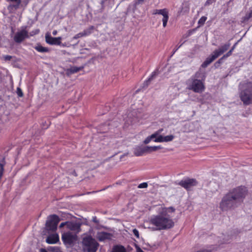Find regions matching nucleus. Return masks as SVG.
Listing matches in <instances>:
<instances>
[{
	"label": "nucleus",
	"instance_id": "nucleus-1",
	"mask_svg": "<svg viewBox=\"0 0 252 252\" xmlns=\"http://www.w3.org/2000/svg\"><path fill=\"white\" fill-rule=\"evenodd\" d=\"M247 192V189L244 186L234 189L222 198L220 208L222 210L226 211L237 207L243 201Z\"/></svg>",
	"mask_w": 252,
	"mask_h": 252
},
{
	"label": "nucleus",
	"instance_id": "nucleus-2",
	"mask_svg": "<svg viewBox=\"0 0 252 252\" xmlns=\"http://www.w3.org/2000/svg\"><path fill=\"white\" fill-rule=\"evenodd\" d=\"M175 209L173 207L165 208L161 213L153 216L149 220V223L155 226V230H166L172 228L174 226V222L171 217L167 214V212H174Z\"/></svg>",
	"mask_w": 252,
	"mask_h": 252
},
{
	"label": "nucleus",
	"instance_id": "nucleus-3",
	"mask_svg": "<svg viewBox=\"0 0 252 252\" xmlns=\"http://www.w3.org/2000/svg\"><path fill=\"white\" fill-rule=\"evenodd\" d=\"M205 62L201 64V68L195 74L194 79H191L188 81V89L195 93H201L204 89V85L202 81L205 78Z\"/></svg>",
	"mask_w": 252,
	"mask_h": 252
},
{
	"label": "nucleus",
	"instance_id": "nucleus-4",
	"mask_svg": "<svg viewBox=\"0 0 252 252\" xmlns=\"http://www.w3.org/2000/svg\"><path fill=\"white\" fill-rule=\"evenodd\" d=\"M239 94L244 105L252 104V82L247 81L240 83L239 85Z\"/></svg>",
	"mask_w": 252,
	"mask_h": 252
},
{
	"label": "nucleus",
	"instance_id": "nucleus-5",
	"mask_svg": "<svg viewBox=\"0 0 252 252\" xmlns=\"http://www.w3.org/2000/svg\"><path fill=\"white\" fill-rule=\"evenodd\" d=\"M83 244L84 249L87 252H95L98 246V244L94 238L90 236L83 238Z\"/></svg>",
	"mask_w": 252,
	"mask_h": 252
},
{
	"label": "nucleus",
	"instance_id": "nucleus-6",
	"mask_svg": "<svg viewBox=\"0 0 252 252\" xmlns=\"http://www.w3.org/2000/svg\"><path fill=\"white\" fill-rule=\"evenodd\" d=\"M60 221L59 217L56 215H52L49 216L46 223V226L50 231H55L57 229V226Z\"/></svg>",
	"mask_w": 252,
	"mask_h": 252
},
{
	"label": "nucleus",
	"instance_id": "nucleus-7",
	"mask_svg": "<svg viewBox=\"0 0 252 252\" xmlns=\"http://www.w3.org/2000/svg\"><path fill=\"white\" fill-rule=\"evenodd\" d=\"M177 184L184 188L187 191H189L197 185V182L195 179L186 178L181 180Z\"/></svg>",
	"mask_w": 252,
	"mask_h": 252
},
{
	"label": "nucleus",
	"instance_id": "nucleus-8",
	"mask_svg": "<svg viewBox=\"0 0 252 252\" xmlns=\"http://www.w3.org/2000/svg\"><path fill=\"white\" fill-rule=\"evenodd\" d=\"M26 28L27 27H25L15 34L13 39L16 43H20L25 39L29 38V34L28 31L26 30Z\"/></svg>",
	"mask_w": 252,
	"mask_h": 252
},
{
	"label": "nucleus",
	"instance_id": "nucleus-9",
	"mask_svg": "<svg viewBox=\"0 0 252 252\" xmlns=\"http://www.w3.org/2000/svg\"><path fill=\"white\" fill-rule=\"evenodd\" d=\"M62 239L65 245L70 246L76 241L77 236L70 232H66L62 235Z\"/></svg>",
	"mask_w": 252,
	"mask_h": 252
},
{
	"label": "nucleus",
	"instance_id": "nucleus-10",
	"mask_svg": "<svg viewBox=\"0 0 252 252\" xmlns=\"http://www.w3.org/2000/svg\"><path fill=\"white\" fill-rule=\"evenodd\" d=\"M153 14H159L163 16V18L162 19L163 27L164 28L166 27L167 26V23L169 19V15H168V11L167 9L164 8L162 9H155L153 10Z\"/></svg>",
	"mask_w": 252,
	"mask_h": 252
},
{
	"label": "nucleus",
	"instance_id": "nucleus-11",
	"mask_svg": "<svg viewBox=\"0 0 252 252\" xmlns=\"http://www.w3.org/2000/svg\"><path fill=\"white\" fill-rule=\"evenodd\" d=\"M62 37H53L50 35H45V41L47 43L50 45H60L61 44Z\"/></svg>",
	"mask_w": 252,
	"mask_h": 252
},
{
	"label": "nucleus",
	"instance_id": "nucleus-12",
	"mask_svg": "<svg viewBox=\"0 0 252 252\" xmlns=\"http://www.w3.org/2000/svg\"><path fill=\"white\" fill-rule=\"evenodd\" d=\"M174 136L173 135H167L165 136H162V135H158L155 140L154 141L156 142H169L173 140Z\"/></svg>",
	"mask_w": 252,
	"mask_h": 252
},
{
	"label": "nucleus",
	"instance_id": "nucleus-13",
	"mask_svg": "<svg viewBox=\"0 0 252 252\" xmlns=\"http://www.w3.org/2000/svg\"><path fill=\"white\" fill-rule=\"evenodd\" d=\"M46 241L48 244H56L59 241V236L56 233L51 234L47 238Z\"/></svg>",
	"mask_w": 252,
	"mask_h": 252
},
{
	"label": "nucleus",
	"instance_id": "nucleus-14",
	"mask_svg": "<svg viewBox=\"0 0 252 252\" xmlns=\"http://www.w3.org/2000/svg\"><path fill=\"white\" fill-rule=\"evenodd\" d=\"M111 234L106 232H100L97 234V238L99 241L111 239Z\"/></svg>",
	"mask_w": 252,
	"mask_h": 252
},
{
	"label": "nucleus",
	"instance_id": "nucleus-15",
	"mask_svg": "<svg viewBox=\"0 0 252 252\" xmlns=\"http://www.w3.org/2000/svg\"><path fill=\"white\" fill-rule=\"evenodd\" d=\"M230 46V43L228 42L222 45H221L218 49L215 50V51L220 56L224 52L226 51Z\"/></svg>",
	"mask_w": 252,
	"mask_h": 252
},
{
	"label": "nucleus",
	"instance_id": "nucleus-16",
	"mask_svg": "<svg viewBox=\"0 0 252 252\" xmlns=\"http://www.w3.org/2000/svg\"><path fill=\"white\" fill-rule=\"evenodd\" d=\"M158 74V70L157 69L154 71L151 74V75L144 81V86L148 87L150 84L151 82L155 78Z\"/></svg>",
	"mask_w": 252,
	"mask_h": 252
},
{
	"label": "nucleus",
	"instance_id": "nucleus-17",
	"mask_svg": "<svg viewBox=\"0 0 252 252\" xmlns=\"http://www.w3.org/2000/svg\"><path fill=\"white\" fill-rule=\"evenodd\" d=\"M148 153L146 146L144 147H137L135 149L134 154L136 156H142L145 153Z\"/></svg>",
	"mask_w": 252,
	"mask_h": 252
},
{
	"label": "nucleus",
	"instance_id": "nucleus-18",
	"mask_svg": "<svg viewBox=\"0 0 252 252\" xmlns=\"http://www.w3.org/2000/svg\"><path fill=\"white\" fill-rule=\"evenodd\" d=\"M84 66H81L79 67L77 66H72L70 68L67 69L66 72L68 74H72L75 73H77L79 71H81L84 69Z\"/></svg>",
	"mask_w": 252,
	"mask_h": 252
},
{
	"label": "nucleus",
	"instance_id": "nucleus-19",
	"mask_svg": "<svg viewBox=\"0 0 252 252\" xmlns=\"http://www.w3.org/2000/svg\"><path fill=\"white\" fill-rule=\"evenodd\" d=\"M219 56L214 51L213 53L207 59H206V67L210 63L217 58Z\"/></svg>",
	"mask_w": 252,
	"mask_h": 252
},
{
	"label": "nucleus",
	"instance_id": "nucleus-20",
	"mask_svg": "<svg viewBox=\"0 0 252 252\" xmlns=\"http://www.w3.org/2000/svg\"><path fill=\"white\" fill-rule=\"evenodd\" d=\"M163 130L162 129H159L157 132L152 134L150 136L147 137L145 140L144 141V143L145 144H148L153 138H157V136L158 134V133H160Z\"/></svg>",
	"mask_w": 252,
	"mask_h": 252
},
{
	"label": "nucleus",
	"instance_id": "nucleus-21",
	"mask_svg": "<svg viewBox=\"0 0 252 252\" xmlns=\"http://www.w3.org/2000/svg\"><path fill=\"white\" fill-rule=\"evenodd\" d=\"M7 1H15L16 2V4H10L8 7V9H12L13 8L15 9L18 8L21 3V0H7Z\"/></svg>",
	"mask_w": 252,
	"mask_h": 252
},
{
	"label": "nucleus",
	"instance_id": "nucleus-22",
	"mask_svg": "<svg viewBox=\"0 0 252 252\" xmlns=\"http://www.w3.org/2000/svg\"><path fill=\"white\" fill-rule=\"evenodd\" d=\"M112 252H126L125 248L122 245H116L113 247Z\"/></svg>",
	"mask_w": 252,
	"mask_h": 252
},
{
	"label": "nucleus",
	"instance_id": "nucleus-23",
	"mask_svg": "<svg viewBox=\"0 0 252 252\" xmlns=\"http://www.w3.org/2000/svg\"><path fill=\"white\" fill-rule=\"evenodd\" d=\"M252 17V7L249 8V11L246 13V15L243 17V21L247 22Z\"/></svg>",
	"mask_w": 252,
	"mask_h": 252
},
{
	"label": "nucleus",
	"instance_id": "nucleus-24",
	"mask_svg": "<svg viewBox=\"0 0 252 252\" xmlns=\"http://www.w3.org/2000/svg\"><path fill=\"white\" fill-rule=\"evenodd\" d=\"M94 29V26H91L88 29L84 30L83 32H82L84 36H86L90 35L92 33Z\"/></svg>",
	"mask_w": 252,
	"mask_h": 252
},
{
	"label": "nucleus",
	"instance_id": "nucleus-25",
	"mask_svg": "<svg viewBox=\"0 0 252 252\" xmlns=\"http://www.w3.org/2000/svg\"><path fill=\"white\" fill-rule=\"evenodd\" d=\"M35 49L36 51L40 53L48 52L49 51V50L48 48L43 47L40 45H38L36 46Z\"/></svg>",
	"mask_w": 252,
	"mask_h": 252
},
{
	"label": "nucleus",
	"instance_id": "nucleus-26",
	"mask_svg": "<svg viewBox=\"0 0 252 252\" xmlns=\"http://www.w3.org/2000/svg\"><path fill=\"white\" fill-rule=\"evenodd\" d=\"M146 149L147 150V152H151L153 151H156L158 149H161V147L160 146H146Z\"/></svg>",
	"mask_w": 252,
	"mask_h": 252
},
{
	"label": "nucleus",
	"instance_id": "nucleus-27",
	"mask_svg": "<svg viewBox=\"0 0 252 252\" xmlns=\"http://www.w3.org/2000/svg\"><path fill=\"white\" fill-rule=\"evenodd\" d=\"M68 227L71 230H76L80 228V225L76 223H71L68 225Z\"/></svg>",
	"mask_w": 252,
	"mask_h": 252
},
{
	"label": "nucleus",
	"instance_id": "nucleus-28",
	"mask_svg": "<svg viewBox=\"0 0 252 252\" xmlns=\"http://www.w3.org/2000/svg\"><path fill=\"white\" fill-rule=\"evenodd\" d=\"M198 24L199 25L198 27H200L205 24V16H202L201 17L198 21Z\"/></svg>",
	"mask_w": 252,
	"mask_h": 252
},
{
	"label": "nucleus",
	"instance_id": "nucleus-29",
	"mask_svg": "<svg viewBox=\"0 0 252 252\" xmlns=\"http://www.w3.org/2000/svg\"><path fill=\"white\" fill-rule=\"evenodd\" d=\"M16 93H17V95H18V96L19 97H23V95H24L22 90L19 87H18L17 88V92H16Z\"/></svg>",
	"mask_w": 252,
	"mask_h": 252
},
{
	"label": "nucleus",
	"instance_id": "nucleus-30",
	"mask_svg": "<svg viewBox=\"0 0 252 252\" xmlns=\"http://www.w3.org/2000/svg\"><path fill=\"white\" fill-rule=\"evenodd\" d=\"M40 31L39 29H36V30H33L31 32H30L29 34V37L30 36H33L34 35H36L37 34H38L39 32Z\"/></svg>",
	"mask_w": 252,
	"mask_h": 252
},
{
	"label": "nucleus",
	"instance_id": "nucleus-31",
	"mask_svg": "<svg viewBox=\"0 0 252 252\" xmlns=\"http://www.w3.org/2000/svg\"><path fill=\"white\" fill-rule=\"evenodd\" d=\"M147 187H148V184L146 182H144V183H141L138 186V188L139 189L147 188Z\"/></svg>",
	"mask_w": 252,
	"mask_h": 252
},
{
	"label": "nucleus",
	"instance_id": "nucleus-32",
	"mask_svg": "<svg viewBox=\"0 0 252 252\" xmlns=\"http://www.w3.org/2000/svg\"><path fill=\"white\" fill-rule=\"evenodd\" d=\"M84 35H83V34L82 32H79V33H77V34H75V35L73 36V39H78V38H81V37H84Z\"/></svg>",
	"mask_w": 252,
	"mask_h": 252
},
{
	"label": "nucleus",
	"instance_id": "nucleus-33",
	"mask_svg": "<svg viewBox=\"0 0 252 252\" xmlns=\"http://www.w3.org/2000/svg\"><path fill=\"white\" fill-rule=\"evenodd\" d=\"M3 58L5 61H10L12 57L10 55H4L3 56Z\"/></svg>",
	"mask_w": 252,
	"mask_h": 252
},
{
	"label": "nucleus",
	"instance_id": "nucleus-34",
	"mask_svg": "<svg viewBox=\"0 0 252 252\" xmlns=\"http://www.w3.org/2000/svg\"><path fill=\"white\" fill-rule=\"evenodd\" d=\"M232 52L233 51L230 50L226 54L223 56V58L226 60L228 57L231 55Z\"/></svg>",
	"mask_w": 252,
	"mask_h": 252
},
{
	"label": "nucleus",
	"instance_id": "nucleus-35",
	"mask_svg": "<svg viewBox=\"0 0 252 252\" xmlns=\"http://www.w3.org/2000/svg\"><path fill=\"white\" fill-rule=\"evenodd\" d=\"M145 0H136L135 2V5H138L140 4H142Z\"/></svg>",
	"mask_w": 252,
	"mask_h": 252
},
{
	"label": "nucleus",
	"instance_id": "nucleus-36",
	"mask_svg": "<svg viewBox=\"0 0 252 252\" xmlns=\"http://www.w3.org/2000/svg\"><path fill=\"white\" fill-rule=\"evenodd\" d=\"M216 0H207L206 1V5H211L213 3L216 2Z\"/></svg>",
	"mask_w": 252,
	"mask_h": 252
},
{
	"label": "nucleus",
	"instance_id": "nucleus-37",
	"mask_svg": "<svg viewBox=\"0 0 252 252\" xmlns=\"http://www.w3.org/2000/svg\"><path fill=\"white\" fill-rule=\"evenodd\" d=\"M133 233L135 236L137 238H139V232L136 229H134L133 230Z\"/></svg>",
	"mask_w": 252,
	"mask_h": 252
},
{
	"label": "nucleus",
	"instance_id": "nucleus-38",
	"mask_svg": "<svg viewBox=\"0 0 252 252\" xmlns=\"http://www.w3.org/2000/svg\"><path fill=\"white\" fill-rule=\"evenodd\" d=\"M49 250L51 252H57L59 249L56 247H51Z\"/></svg>",
	"mask_w": 252,
	"mask_h": 252
},
{
	"label": "nucleus",
	"instance_id": "nucleus-39",
	"mask_svg": "<svg viewBox=\"0 0 252 252\" xmlns=\"http://www.w3.org/2000/svg\"><path fill=\"white\" fill-rule=\"evenodd\" d=\"M225 60L224 58H223V57L222 56L221 58H220L218 61V62H219L220 64H221Z\"/></svg>",
	"mask_w": 252,
	"mask_h": 252
},
{
	"label": "nucleus",
	"instance_id": "nucleus-40",
	"mask_svg": "<svg viewBox=\"0 0 252 252\" xmlns=\"http://www.w3.org/2000/svg\"><path fill=\"white\" fill-rule=\"evenodd\" d=\"M182 45H183V43L181 44L179 46H177L176 48L174 49L173 54H174L178 50V49L180 48L182 46Z\"/></svg>",
	"mask_w": 252,
	"mask_h": 252
},
{
	"label": "nucleus",
	"instance_id": "nucleus-41",
	"mask_svg": "<svg viewBox=\"0 0 252 252\" xmlns=\"http://www.w3.org/2000/svg\"><path fill=\"white\" fill-rule=\"evenodd\" d=\"M182 45H183V43L181 44L179 46H177L176 48L174 49L173 54H174L178 50V49L180 48L182 46Z\"/></svg>",
	"mask_w": 252,
	"mask_h": 252
},
{
	"label": "nucleus",
	"instance_id": "nucleus-42",
	"mask_svg": "<svg viewBox=\"0 0 252 252\" xmlns=\"http://www.w3.org/2000/svg\"><path fill=\"white\" fill-rule=\"evenodd\" d=\"M214 66L215 68H218L220 66V64L219 62H218L217 61L215 63Z\"/></svg>",
	"mask_w": 252,
	"mask_h": 252
},
{
	"label": "nucleus",
	"instance_id": "nucleus-43",
	"mask_svg": "<svg viewBox=\"0 0 252 252\" xmlns=\"http://www.w3.org/2000/svg\"><path fill=\"white\" fill-rule=\"evenodd\" d=\"M67 223V222H62L60 225V228H62L65 226V225Z\"/></svg>",
	"mask_w": 252,
	"mask_h": 252
},
{
	"label": "nucleus",
	"instance_id": "nucleus-44",
	"mask_svg": "<svg viewBox=\"0 0 252 252\" xmlns=\"http://www.w3.org/2000/svg\"><path fill=\"white\" fill-rule=\"evenodd\" d=\"M238 42H238H236V43H235L233 45V46L231 47V49H230V50H231L232 51H233V50H234V49L235 48V47H236V45H237V44Z\"/></svg>",
	"mask_w": 252,
	"mask_h": 252
},
{
	"label": "nucleus",
	"instance_id": "nucleus-45",
	"mask_svg": "<svg viewBox=\"0 0 252 252\" xmlns=\"http://www.w3.org/2000/svg\"><path fill=\"white\" fill-rule=\"evenodd\" d=\"M136 252H144L140 248L137 247L136 249Z\"/></svg>",
	"mask_w": 252,
	"mask_h": 252
},
{
	"label": "nucleus",
	"instance_id": "nucleus-46",
	"mask_svg": "<svg viewBox=\"0 0 252 252\" xmlns=\"http://www.w3.org/2000/svg\"><path fill=\"white\" fill-rule=\"evenodd\" d=\"M40 252H48L44 249H41Z\"/></svg>",
	"mask_w": 252,
	"mask_h": 252
},
{
	"label": "nucleus",
	"instance_id": "nucleus-47",
	"mask_svg": "<svg viewBox=\"0 0 252 252\" xmlns=\"http://www.w3.org/2000/svg\"><path fill=\"white\" fill-rule=\"evenodd\" d=\"M57 33V31H54L53 32V34L54 35H56Z\"/></svg>",
	"mask_w": 252,
	"mask_h": 252
},
{
	"label": "nucleus",
	"instance_id": "nucleus-48",
	"mask_svg": "<svg viewBox=\"0 0 252 252\" xmlns=\"http://www.w3.org/2000/svg\"><path fill=\"white\" fill-rule=\"evenodd\" d=\"M206 252H211V251L206 249Z\"/></svg>",
	"mask_w": 252,
	"mask_h": 252
},
{
	"label": "nucleus",
	"instance_id": "nucleus-49",
	"mask_svg": "<svg viewBox=\"0 0 252 252\" xmlns=\"http://www.w3.org/2000/svg\"><path fill=\"white\" fill-rule=\"evenodd\" d=\"M197 252H205V251L202 250V251H198Z\"/></svg>",
	"mask_w": 252,
	"mask_h": 252
}]
</instances>
